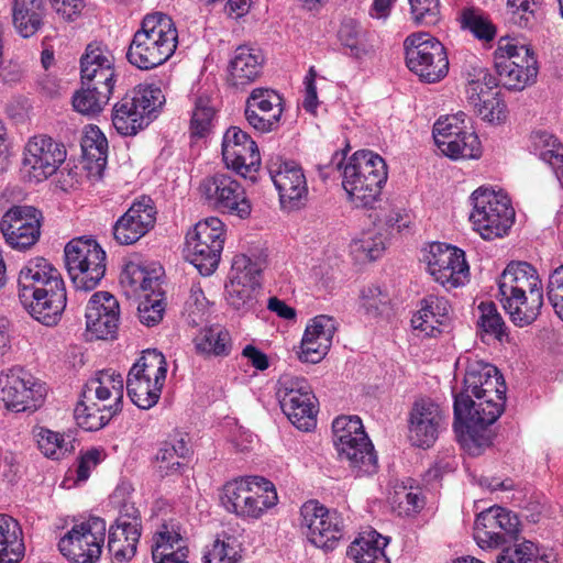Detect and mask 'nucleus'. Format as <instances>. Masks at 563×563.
<instances>
[{"instance_id": "nucleus-1", "label": "nucleus", "mask_w": 563, "mask_h": 563, "mask_svg": "<svg viewBox=\"0 0 563 563\" xmlns=\"http://www.w3.org/2000/svg\"><path fill=\"white\" fill-rule=\"evenodd\" d=\"M506 384L496 366L479 360L468 361L463 389L454 396V431L459 442L472 455L492 444L488 428L501 415Z\"/></svg>"}, {"instance_id": "nucleus-2", "label": "nucleus", "mask_w": 563, "mask_h": 563, "mask_svg": "<svg viewBox=\"0 0 563 563\" xmlns=\"http://www.w3.org/2000/svg\"><path fill=\"white\" fill-rule=\"evenodd\" d=\"M341 170L342 187L349 200L356 207H372L380 196L387 180V165L382 156L372 151H357L346 161L336 152L329 164L319 165L323 180Z\"/></svg>"}, {"instance_id": "nucleus-3", "label": "nucleus", "mask_w": 563, "mask_h": 563, "mask_svg": "<svg viewBox=\"0 0 563 563\" xmlns=\"http://www.w3.org/2000/svg\"><path fill=\"white\" fill-rule=\"evenodd\" d=\"M176 52V26L173 19L162 12L146 14L134 33L126 58L139 69L155 68Z\"/></svg>"}, {"instance_id": "nucleus-4", "label": "nucleus", "mask_w": 563, "mask_h": 563, "mask_svg": "<svg viewBox=\"0 0 563 563\" xmlns=\"http://www.w3.org/2000/svg\"><path fill=\"white\" fill-rule=\"evenodd\" d=\"M333 444L341 461L349 463L356 476L377 471V455L357 416H341L332 423Z\"/></svg>"}, {"instance_id": "nucleus-5", "label": "nucleus", "mask_w": 563, "mask_h": 563, "mask_svg": "<svg viewBox=\"0 0 563 563\" xmlns=\"http://www.w3.org/2000/svg\"><path fill=\"white\" fill-rule=\"evenodd\" d=\"M225 235V224L219 218L199 221L186 233L184 258L202 276L212 275L219 266Z\"/></svg>"}, {"instance_id": "nucleus-6", "label": "nucleus", "mask_w": 563, "mask_h": 563, "mask_svg": "<svg viewBox=\"0 0 563 563\" xmlns=\"http://www.w3.org/2000/svg\"><path fill=\"white\" fill-rule=\"evenodd\" d=\"M165 98L155 86H137L128 91L112 109V125L123 136H132L145 129L162 107Z\"/></svg>"}, {"instance_id": "nucleus-7", "label": "nucleus", "mask_w": 563, "mask_h": 563, "mask_svg": "<svg viewBox=\"0 0 563 563\" xmlns=\"http://www.w3.org/2000/svg\"><path fill=\"white\" fill-rule=\"evenodd\" d=\"M274 485L263 477L234 479L223 486L221 503L241 518L258 519L277 503Z\"/></svg>"}, {"instance_id": "nucleus-8", "label": "nucleus", "mask_w": 563, "mask_h": 563, "mask_svg": "<svg viewBox=\"0 0 563 563\" xmlns=\"http://www.w3.org/2000/svg\"><path fill=\"white\" fill-rule=\"evenodd\" d=\"M166 373L167 363L161 352L143 351L126 377V390L132 402L141 409L155 406L161 397Z\"/></svg>"}, {"instance_id": "nucleus-9", "label": "nucleus", "mask_w": 563, "mask_h": 563, "mask_svg": "<svg viewBox=\"0 0 563 563\" xmlns=\"http://www.w3.org/2000/svg\"><path fill=\"white\" fill-rule=\"evenodd\" d=\"M65 266L76 290H93L102 280L107 269V256L93 239L77 238L65 249Z\"/></svg>"}, {"instance_id": "nucleus-10", "label": "nucleus", "mask_w": 563, "mask_h": 563, "mask_svg": "<svg viewBox=\"0 0 563 563\" xmlns=\"http://www.w3.org/2000/svg\"><path fill=\"white\" fill-rule=\"evenodd\" d=\"M473 211L470 220L481 236L494 240L507 234L515 220L510 200L503 192L478 188L472 194Z\"/></svg>"}, {"instance_id": "nucleus-11", "label": "nucleus", "mask_w": 563, "mask_h": 563, "mask_svg": "<svg viewBox=\"0 0 563 563\" xmlns=\"http://www.w3.org/2000/svg\"><path fill=\"white\" fill-rule=\"evenodd\" d=\"M406 64L419 78L429 84L443 79L449 71L444 45L426 32L410 34L404 42Z\"/></svg>"}, {"instance_id": "nucleus-12", "label": "nucleus", "mask_w": 563, "mask_h": 563, "mask_svg": "<svg viewBox=\"0 0 563 563\" xmlns=\"http://www.w3.org/2000/svg\"><path fill=\"white\" fill-rule=\"evenodd\" d=\"M276 396L283 412L299 430L309 431L316 426V397L302 377L283 374L276 384Z\"/></svg>"}, {"instance_id": "nucleus-13", "label": "nucleus", "mask_w": 563, "mask_h": 563, "mask_svg": "<svg viewBox=\"0 0 563 563\" xmlns=\"http://www.w3.org/2000/svg\"><path fill=\"white\" fill-rule=\"evenodd\" d=\"M201 197L213 209L241 219L251 214V202L243 186L228 173H214L205 177L200 185Z\"/></svg>"}, {"instance_id": "nucleus-14", "label": "nucleus", "mask_w": 563, "mask_h": 563, "mask_svg": "<svg viewBox=\"0 0 563 563\" xmlns=\"http://www.w3.org/2000/svg\"><path fill=\"white\" fill-rule=\"evenodd\" d=\"M106 531V520L91 517L75 525L59 540L58 549L73 563H95L101 555Z\"/></svg>"}, {"instance_id": "nucleus-15", "label": "nucleus", "mask_w": 563, "mask_h": 563, "mask_svg": "<svg viewBox=\"0 0 563 563\" xmlns=\"http://www.w3.org/2000/svg\"><path fill=\"white\" fill-rule=\"evenodd\" d=\"M300 527L308 540L324 551L333 550L343 537V519L317 500L306 501L300 508Z\"/></svg>"}, {"instance_id": "nucleus-16", "label": "nucleus", "mask_w": 563, "mask_h": 563, "mask_svg": "<svg viewBox=\"0 0 563 563\" xmlns=\"http://www.w3.org/2000/svg\"><path fill=\"white\" fill-rule=\"evenodd\" d=\"M429 274L446 289L457 288L468 280L470 267L462 250L432 243L423 256Z\"/></svg>"}, {"instance_id": "nucleus-17", "label": "nucleus", "mask_w": 563, "mask_h": 563, "mask_svg": "<svg viewBox=\"0 0 563 563\" xmlns=\"http://www.w3.org/2000/svg\"><path fill=\"white\" fill-rule=\"evenodd\" d=\"M44 393L34 377L21 367L0 372V401L16 412L34 411L43 402Z\"/></svg>"}, {"instance_id": "nucleus-18", "label": "nucleus", "mask_w": 563, "mask_h": 563, "mask_svg": "<svg viewBox=\"0 0 563 563\" xmlns=\"http://www.w3.org/2000/svg\"><path fill=\"white\" fill-rule=\"evenodd\" d=\"M42 212L32 206H13L2 216L0 231L13 249L27 250L41 236Z\"/></svg>"}, {"instance_id": "nucleus-19", "label": "nucleus", "mask_w": 563, "mask_h": 563, "mask_svg": "<svg viewBox=\"0 0 563 563\" xmlns=\"http://www.w3.org/2000/svg\"><path fill=\"white\" fill-rule=\"evenodd\" d=\"M222 157L227 167L244 178L255 180L261 155L255 141L238 126L227 130L222 140Z\"/></svg>"}, {"instance_id": "nucleus-20", "label": "nucleus", "mask_w": 563, "mask_h": 563, "mask_svg": "<svg viewBox=\"0 0 563 563\" xmlns=\"http://www.w3.org/2000/svg\"><path fill=\"white\" fill-rule=\"evenodd\" d=\"M66 158L62 143L47 135L33 136L25 145L23 165L35 181H42L56 173Z\"/></svg>"}, {"instance_id": "nucleus-21", "label": "nucleus", "mask_w": 563, "mask_h": 563, "mask_svg": "<svg viewBox=\"0 0 563 563\" xmlns=\"http://www.w3.org/2000/svg\"><path fill=\"white\" fill-rule=\"evenodd\" d=\"M156 208L148 196L136 199L113 225V238L121 245L136 243L156 222Z\"/></svg>"}, {"instance_id": "nucleus-22", "label": "nucleus", "mask_w": 563, "mask_h": 563, "mask_svg": "<svg viewBox=\"0 0 563 563\" xmlns=\"http://www.w3.org/2000/svg\"><path fill=\"white\" fill-rule=\"evenodd\" d=\"M283 111V98L273 89L255 88L245 101V119L260 133L277 130Z\"/></svg>"}, {"instance_id": "nucleus-23", "label": "nucleus", "mask_w": 563, "mask_h": 563, "mask_svg": "<svg viewBox=\"0 0 563 563\" xmlns=\"http://www.w3.org/2000/svg\"><path fill=\"white\" fill-rule=\"evenodd\" d=\"M443 422L444 416L438 404L428 398L416 400L408 418V438L412 445L430 448L438 439Z\"/></svg>"}, {"instance_id": "nucleus-24", "label": "nucleus", "mask_w": 563, "mask_h": 563, "mask_svg": "<svg viewBox=\"0 0 563 563\" xmlns=\"http://www.w3.org/2000/svg\"><path fill=\"white\" fill-rule=\"evenodd\" d=\"M269 175L284 210L292 211L305 207L308 200V184L298 164L283 162L276 167H271Z\"/></svg>"}, {"instance_id": "nucleus-25", "label": "nucleus", "mask_w": 563, "mask_h": 563, "mask_svg": "<svg viewBox=\"0 0 563 563\" xmlns=\"http://www.w3.org/2000/svg\"><path fill=\"white\" fill-rule=\"evenodd\" d=\"M19 299L26 301L35 296H45L49 289H65L64 282L58 271L43 257H36L27 262L21 269L19 279Z\"/></svg>"}, {"instance_id": "nucleus-26", "label": "nucleus", "mask_w": 563, "mask_h": 563, "mask_svg": "<svg viewBox=\"0 0 563 563\" xmlns=\"http://www.w3.org/2000/svg\"><path fill=\"white\" fill-rule=\"evenodd\" d=\"M120 320L119 302L107 291L95 292L87 305L86 325L91 338L114 339Z\"/></svg>"}, {"instance_id": "nucleus-27", "label": "nucleus", "mask_w": 563, "mask_h": 563, "mask_svg": "<svg viewBox=\"0 0 563 563\" xmlns=\"http://www.w3.org/2000/svg\"><path fill=\"white\" fill-rule=\"evenodd\" d=\"M336 331L335 320L329 316L314 317L307 325L299 352V358L306 363L320 362L331 347Z\"/></svg>"}, {"instance_id": "nucleus-28", "label": "nucleus", "mask_w": 563, "mask_h": 563, "mask_svg": "<svg viewBox=\"0 0 563 563\" xmlns=\"http://www.w3.org/2000/svg\"><path fill=\"white\" fill-rule=\"evenodd\" d=\"M163 276L162 266L147 267L140 262L129 261L120 274V285L126 297L141 298L145 292L157 294Z\"/></svg>"}, {"instance_id": "nucleus-29", "label": "nucleus", "mask_w": 563, "mask_h": 563, "mask_svg": "<svg viewBox=\"0 0 563 563\" xmlns=\"http://www.w3.org/2000/svg\"><path fill=\"white\" fill-rule=\"evenodd\" d=\"M543 289L537 269L528 262H510L498 278L500 297Z\"/></svg>"}, {"instance_id": "nucleus-30", "label": "nucleus", "mask_w": 563, "mask_h": 563, "mask_svg": "<svg viewBox=\"0 0 563 563\" xmlns=\"http://www.w3.org/2000/svg\"><path fill=\"white\" fill-rule=\"evenodd\" d=\"M264 57L262 53L246 45L239 46L229 63L228 81L236 88L254 82L262 74Z\"/></svg>"}, {"instance_id": "nucleus-31", "label": "nucleus", "mask_w": 563, "mask_h": 563, "mask_svg": "<svg viewBox=\"0 0 563 563\" xmlns=\"http://www.w3.org/2000/svg\"><path fill=\"white\" fill-rule=\"evenodd\" d=\"M449 313L450 303L446 298L428 295L421 300L420 309L411 319L412 328L426 336H435L450 320Z\"/></svg>"}, {"instance_id": "nucleus-32", "label": "nucleus", "mask_w": 563, "mask_h": 563, "mask_svg": "<svg viewBox=\"0 0 563 563\" xmlns=\"http://www.w3.org/2000/svg\"><path fill=\"white\" fill-rule=\"evenodd\" d=\"M124 383L121 374L109 368L99 371L91 377L84 390V398L104 402L103 405H117L118 413L122 410Z\"/></svg>"}, {"instance_id": "nucleus-33", "label": "nucleus", "mask_w": 563, "mask_h": 563, "mask_svg": "<svg viewBox=\"0 0 563 563\" xmlns=\"http://www.w3.org/2000/svg\"><path fill=\"white\" fill-rule=\"evenodd\" d=\"M503 308L511 322L520 328L532 324L541 313L543 289L528 291L525 295L500 297Z\"/></svg>"}, {"instance_id": "nucleus-34", "label": "nucleus", "mask_w": 563, "mask_h": 563, "mask_svg": "<svg viewBox=\"0 0 563 563\" xmlns=\"http://www.w3.org/2000/svg\"><path fill=\"white\" fill-rule=\"evenodd\" d=\"M46 5L44 0H13L12 23L16 33L29 38L44 24Z\"/></svg>"}, {"instance_id": "nucleus-35", "label": "nucleus", "mask_w": 563, "mask_h": 563, "mask_svg": "<svg viewBox=\"0 0 563 563\" xmlns=\"http://www.w3.org/2000/svg\"><path fill=\"white\" fill-rule=\"evenodd\" d=\"M192 343L195 352L205 358L227 357L233 347L230 332L221 325H210L199 330Z\"/></svg>"}, {"instance_id": "nucleus-36", "label": "nucleus", "mask_w": 563, "mask_h": 563, "mask_svg": "<svg viewBox=\"0 0 563 563\" xmlns=\"http://www.w3.org/2000/svg\"><path fill=\"white\" fill-rule=\"evenodd\" d=\"M194 109L189 123V136L191 142L207 137L212 130L216 109L212 104L211 92L199 87L192 92Z\"/></svg>"}, {"instance_id": "nucleus-37", "label": "nucleus", "mask_w": 563, "mask_h": 563, "mask_svg": "<svg viewBox=\"0 0 563 563\" xmlns=\"http://www.w3.org/2000/svg\"><path fill=\"white\" fill-rule=\"evenodd\" d=\"M45 296H35L34 299L21 301L29 313L45 325L56 324L66 307V289H56Z\"/></svg>"}, {"instance_id": "nucleus-38", "label": "nucleus", "mask_w": 563, "mask_h": 563, "mask_svg": "<svg viewBox=\"0 0 563 563\" xmlns=\"http://www.w3.org/2000/svg\"><path fill=\"white\" fill-rule=\"evenodd\" d=\"M24 550L19 522L8 515H0V563H19Z\"/></svg>"}, {"instance_id": "nucleus-39", "label": "nucleus", "mask_w": 563, "mask_h": 563, "mask_svg": "<svg viewBox=\"0 0 563 563\" xmlns=\"http://www.w3.org/2000/svg\"><path fill=\"white\" fill-rule=\"evenodd\" d=\"M387 544V538L372 530L350 545L349 554L356 563H390L385 553Z\"/></svg>"}, {"instance_id": "nucleus-40", "label": "nucleus", "mask_w": 563, "mask_h": 563, "mask_svg": "<svg viewBox=\"0 0 563 563\" xmlns=\"http://www.w3.org/2000/svg\"><path fill=\"white\" fill-rule=\"evenodd\" d=\"M500 85L510 90H522L536 81L538 75L537 60L530 65L516 64L512 60L495 62Z\"/></svg>"}, {"instance_id": "nucleus-41", "label": "nucleus", "mask_w": 563, "mask_h": 563, "mask_svg": "<svg viewBox=\"0 0 563 563\" xmlns=\"http://www.w3.org/2000/svg\"><path fill=\"white\" fill-rule=\"evenodd\" d=\"M531 142L534 153L552 167L563 185V144L545 131L533 132Z\"/></svg>"}, {"instance_id": "nucleus-42", "label": "nucleus", "mask_w": 563, "mask_h": 563, "mask_svg": "<svg viewBox=\"0 0 563 563\" xmlns=\"http://www.w3.org/2000/svg\"><path fill=\"white\" fill-rule=\"evenodd\" d=\"M437 146L445 156L453 159L475 158L481 154V142L473 131L461 135L459 133L444 134L440 137V143H437Z\"/></svg>"}, {"instance_id": "nucleus-43", "label": "nucleus", "mask_w": 563, "mask_h": 563, "mask_svg": "<svg viewBox=\"0 0 563 563\" xmlns=\"http://www.w3.org/2000/svg\"><path fill=\"white\" fill-rule=\"evenodd\" d=\"M117 415V405L99 406L96 402L87 405L85 401H80L74 410L76 423L86 431L100 430Z\"/></svg>"}, {"instance_id": "nucleus-44", "label": "nucleus", "mask_w": 563, "mask_h": 563, "mask_svg": "<svg viewBox=\"0 0 563 563\" xmlns=\"http://www.w3.org/2000/svg\"><path fill=\"white\" fill-rule=\"evenodd\" d=\"M176 530L174 525L163 522L152 537L153 563H176Z\"/></svg>"}, {"instance_id": "nucleus-45", "label": "nucleus", "mask_w": 563, "mask_h": 563, "mask_svg": "<svg viewBox=\"0 0 563 563\" xmlns=\"http://www.w3.org/2000/svg\"><path fill=\"white\" fill-rule=\"evenodd\" d=\"M260 285L240 283L229 279L224 286L227 303L234 310L245 313L255 308L257 303L256 289Z\"/></svg>"}, {"instance_id": "nucleus-46", "label": "nucleus", "mask_w": 563, "mask_h": 563, "mask_svg": "<svg viewBox=\"0 0 563 563\" xmlns=\"http://www.w3.org/2000/svg\"><path fill=\"white\" fill-rule=\"evenodd\" d=\"M141 533H135V530L123 531L111 526L108 536V550L117 562H128L136 553Z\"/></svg>"}, {"instance_id": "nucleus-47", "label": "nucleus", "mask_w": 563, "mask_h": 563, "mask_svg": "<svg viewBox=\"0 0 563 563\" xmlns=\"http://www.w3.org/2000/svg\"><path fill=\"white\" fill-rule=\"evenodd\" d=\"M494 512L488 509L482 511L474 527V536L481 548H498L505 544V538L499 532V523L496 522Z\"/></svg>"}, {"instance_id": "nucleus-48", "label": "nucleus", "mask_w": 563, "mask_h": 563, "mask_svg": "<svg viewBox=\"0 0 563 563\" xmlns=\"http://www.w3.org/2000/svg\"><path fill=\"white\" fill-rule=\"evenodd\" d=\"M389 236L390 233L383 227H375L361 234L354 242V250L365 258L375 261L384 254Z\"/></svg>"}, {"instance_id": "nucleus-49", "label": "nucleus", "mask_w": 563, "mask_h": 563, "mask_svg": "<svg viewBox=\"0 0 563 563\" xmlns=\"http://www.w3.org/2000/svg\"><path fill=\"white\" fill-rule=\"evenodd\" d=\"M108 89L104 91L82 85L81 89L76 91L71 98L74 109L85 115H95L102 111L110 99Z\"/></svg>"}, {"instance_id": "nucleus-50", "label": "nucleus", "mask_w": 563, "mask_h": 563, "mask_svg": "<svg viewBox=\"0 0 563 563\" xmlns=\"http://www.w3.org/2000/svg\"><path fill=\"white\" fill-rule=\"evenodd\" d=\"M473 71L467 81L466 96L470 104H479V101L493 95L492 90L500 82L487 68L474 67Z\"/></svg>"}, {"instance_id": "nucleus-51", "label": "nucleus", "mask_w": 563, "mask_h": 563, "mask_svg": "<svg viewBox=\"0 0 563 563\" xmlns=\"http://www.w3.org/2000/svg\"><path fill=\"white\" fill-rule=\"evenodd\" d=\"M137 306L140 322L146 327H154L159 323L165 312V291L162 288L157 294L154 291L142 295Z\"/></svg>"}, {"instance_id": "nucleus-52", "label": "nucleus", "mask_w": 563, "mask_h": 563, "mask_svg": "<svg viewBox=\"0 0 563 563\" xmlns=\"http://www.w3.org/2000/svg\"><path fill=\"white\" fill-rule=\"evenodd\" d=\"M390 504L399 516H413L424 507V498L418 489L400 485L395 487Z\"/></svg>"}, {"instance_id": "nucleus-53", "label": "nucleus", "mask_w": 563, "mask_h": 563, "mask_svg": "<svg viewBox=\"0 0 563 563\" xmlns=\"http://www.w3.org/2000/svg\"><path fill=\"white\" fill-rule=\"evenodd\" d=\"M107 64L114 67L113 55L104 47L89 44L80 58L81 79H92Z\"/></svg>"}, {"instance_id": "nucleus-54", "label": "nucleus", "mask_w": 563, "mask_h": 563, "mask_svg": "<svg viewBox=\"0 0 563 563\" xmlns=\"http://www.w3.org/2000/svg\"><path fill=\"white\" fill-rule=\"evenodd\" d=\"M35 438L38 449L47 457L58 460L74 449L71 442H66L63 434L46 428H38Z\"/></svg>"}, {"instance_id": "nucleus-55", "label": "nucleus", "mask_w": 563, "mask_h": 563, "mask_svg": "<svg viewBox=\"0 0 563 563\" xmlns=\"http://www.w3.org/2000/svg\"><path fill=\"white\" fill-rule=\"evenodd\" d=\"M262 273V263L258 258L250 257L245 254H238L232 260L231 269L228 278L260 285V275Z\"/></svg>"}, {"instance_id": "nucleus-56", "label": "nucleus", "mask_w": 563, "mask_h": 563, "mask_svg": "<svg viewBox=\"0 0 563 563\" xmlns=\"http://www.w3.org/2000/svg\"><path fill=\"white\" fill-rule=\"evenodd\" d=\"M241 547L236 539L224 534L222 539L217 538L211 549L205 554L206 563H238L241 559Z\"/></svg>"}, {"instance_id": "nucleus-57", "label": "nucleus", "mask_w": 563, "mask_h": 563, "mask_svg": "<svg viewBox=\"0 0 563 563\" xmlns=\"http://www.w3.org/2000/svg\"><path fill=\"white\" fill-rule=\"evenodd\" d=\"M543 0H508L511 21L521 29L532 27L538 20Z\"/></svg>"}, {"instance_id": "nucleus-58", "label": "nucleus", "mask_w": 563, "mask_h": 563, "mask_svg": "<svg viewBox=\"0 0 563 563\" xmlns=\"http://www.w3.org/2000/svg\"><path fill=\"white\" fill-rule=\"evenodd\" d=\"M461 23L464 29L470 30L473 35L482 41H492L496 34V27L481 11L464 9L461 15Z\"/></svg>"}, {"instance_id": "nucleus-59", "label": "nucleus", "mask_w": 563, "mask_h": 563, "mask_svg": "<svg viewBox=\"0 0 563 563\" xmlns=\"http://www.w3.org/2000/svg\"><path fill=\"white\" fill-rule=\"evenodd\" d=\"M361 33L362 29L354 20L344 21L338 33L339 41L347 49L346 54L357 59L367 54L366 45L361 41Z\"/></svg>"}, {"instance_id": "nucleus-60", "label": "nucleus", "mask_w": 563, "mask_h": 563, "mask_svg": "<svg viewBox=\"0 0 563 563\" xmlns=\"http://www.w3.org/2000/svg\"><path fill=\"white\" fill-rule=\"evenodd\" d=\"M81 148L85 157L95 161L99 167L104 166L107 161L108 142L98 128H90L81 141Z\"/></svg>"}, {"instance_id": "nucleus-61", "label": "nucleus", "mask_w": 563, "mask_h": 563, "mask_svg": "<svg viewBox=\"0 0 563 563\" xmlns=\"http://www.w3.org/2000/svg\"><path fill=\"white\" fill-rule=\"evenodd\" d=\"M207 308V298L199 285H192L185 302L183 318L189 327H197L203 321Z\"/></svg>"}, {"instance_id": "nucleus-62", "label": "nucleus", "mask_w": 563, "mask_h": 563, "mask_svg": "<svg viewBox=\"0 0 563 563\" xmlns=\"http://www.w3.org/2000/svg\"><path fill=\"white\" fill-rule=\"evenodd\" d=\"M411 19L419 25H435L440 19V0H408Z\"/></svg>"}, {"instance_id": "nucleus-63", "label": "nucleus", "mask_w": 563, "mask_h": 563, "mask_svg": "<svg viewBox=\"0 0 563 563\" xmlns=\"http://www.w3.org/2000/svg\"><path fill=\"white\" fill-rule=\"evenodd\" d=\"M539 554L538 547L528 540L505 548L497 556V563H533Z\"/></svg>"}, {"instance_id": "nucleus-64", "label": "nucleus", "mask_w": 563, "mask_h": 563, "mask_svg": "<svg viewBox=\"0 0 563 563\" xmlns=\"http://www.w3.org/2000/svg\"><path fill=\"white\" fill-rule=\"evenodd\" d=\"M478 310L481 312L478 324L482 330L501 340V336L505 334V322L496 305L492 301L482 302L478 306Z\"/></svg>"}]
</instances>
